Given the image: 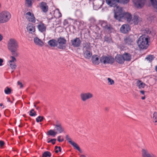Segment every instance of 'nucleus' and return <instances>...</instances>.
Masks as SVG:
<instances>
[{"mask_svg": "<svg viewBox=\"0 0 157 157\" xmlns=\"http://www.w3.org/2000/svg\"><path fill=\"white\" fill-rule=\"evenodd\" d=\"M114 17L116 20L121 21L122 19H126L128 23H130L132 19L131 14L125 13L122 7H116Z\"/></svg>", "mask_w": 157, "mask_h": 157, "instance_id": "1", "label": "nucleus"}, {"mask_svg": "<svg viewBox=\"0 0 157 157\" xmlns=\"http://www.w3.org/2000/svg\"><path fill=\"white\" fill-rule=\"evenodd\" d=\"M18 48V44L16 40L13 39L10 40L8 44V48L10 52L11 55L18 56L19 53L17 51Z\"/></svg>", "mask_w": 157, "mask_h": 157, "instance_id": "2", "label": "nucleus"}, {"mask_svg": "<svg viewBox=\"0 0 157 157\" xmlns=\"http://www.w3.org/2000/svg\"><path fill=\"white\" fill-rule=\"evenodd\" d=\"M148 37L147 36L143 35L140 36L138 40L137 43L140 48L146 49L148 46Z\"/></svg>", "mask_w": 157, "mask_h": 157, "instance_id": "3", "label": "nucleus"}, {"mask_svg": "<svg viewBox=\"0 0 157 157\" xmlns=\"http://www.w3.org/2000/svg\"><path fill=\"white\" fill-rule=\"evenodd\" d=\"M11 17L10 13L8 11H4L0 13V24L8 21Z\"/></svg>", "mask_w": 157, "mask_h": 157, "instance_id": "4", "label": "nucleus"}, {"mask_svg": "<svg viewBox=\"0 0 157 157\" xmlns=\"http://www.w3.org/2000/svg\"><path fill=\"white\" fill-rule=\"evenodd\" d=\"M114 58L110 56H102L100 58V61L105 64H112L114 62Z\"/></svg>", "mask_w": 157, "mask_h": 157, "instance_id": "5", "label": "nucleus"}, {"mask_svg": "<svg viewBox=\"0 0 157 157\" xmlns=\"http://www.w3.org/2000/svg\"><path fill=\"white\" fill-rule=\"evenodd\" d=\"M57 47L61 49H65L66 47L67 40L64 37H60L57 39Z\"/></svg>", "mask_w": 157, "mask_h": 157, "instance_id": "6", "label": "nucleus"}, {"mask_svg": "<svg viewBox=\"0 0 157 157\" xmlns=\"http://www.w3.org/2000/svg\"><path fill=\"white\" fill-rule=\"evenodd\" d=\"M134 40V36L133 35L126 36L124 39V43L128 45H132Z\"/></svg>", "mask_w": 157, "mask_h": 157, "instance_id": "7", "label": "nucleus"}, {"mask_svg": "<svg viewBox=\"0 0 157 157\" xmlns=\"http://www.w3.org/2000/svg\"><path fill=\"white\" fill-rule=\"evenodd\" d=\"M106 2L107 4L111 7H113L114 8V13L116 12V7H121L117 6L119 3V0H106Z\"/></svg>", "mask_w": 157, "mask_h": 157, "instance_id": "8", "label": "nucleus"}, {"mask_svg": "<svg viewBox=\"0 0 157 157\" xmlns=\"http://www.w3.org/2000/svg\"><path fill=\"white\" fill-rule=\"evenodd\" d=\"M81 100L83 101H85L86 100L91 99L93 97V94L90 92L83 93L80 95Z\"/></svg>", "mask_w": 157, "mask_h": 157, "instance_id": "9", "label": "nucleus"}, {"mask_svg": "<svg viewBox=\"0 0 157 157\" xmlns=\"http://www.w3.org/2000/svg\"><path fill=\"white\" fill-rule=\"evenodd\" d=\"M17 57L12 55L10 57L11 59L8 61V64L12 69L14 70L16 67L17 66L15 62H16L17 60L15 57Z\"/></svg>", "mask_w": 157, "mask_h": 157, "instance_id": "10", "label": "nucleus"}, {"mask_svg": "<svg viewBox=\"0 0 157 157\" xmlns=\"http://www.w3.org/2000/svg\"><path fill=\"white\" fill-rule=\"evenodd\" d=\"M26 19L29 22L34 23L36 22V18L32 13L28 12L25 14Z\"/></svg>", "mask_w": 157, "mask_h": 157, "instance_id": "11", "label": "nucleus"}, {"mask_svg": "<svg viewBox=\"0 0 157 157\" xmlns=\"http://www.w3.org/2000/svg\"><path fill=\"white\" fill-rule=\"evenodd\" d=\"M104 2V1L103 0H94L93 2V8L95 10L100 9Z\"/></svg>", "mask_w": 157, "mask_h": 157, "instance_id": "12", "label": "nucleus"}, {"mask_svg": "<svg viewBox=\"0 0 157 157\" xmlns=\"http://www.w3.org/2000/svg\"><path fill=\"white\" fill-rule=\"evenodd\" d=\"M141 155L142 157H156L155 155L150 154L148 150L145 148H143L141 149Z\"/></svg>", "mask_w": 157, "mask_h": 157, "instance_id": "13", "label": "nucleus"}, {"mask_svg": "<svg viewBox=\"0 0 157 157\" xmlns=\"http://www.w3.org/2000/svg\"><path fill=\"white\" fill-rule=\"evenodd\" d=\"M130 30V26L127 24L122 25L120 29L121 32L123 33H127L129 32Z\"/></svg>", "mask_w": 157, "mask_h": 157, "instance_id": "14", "label": "nucleus"}, {"mask_svg": "<svg viewBox=\"0 0 157 157\" xmlns=\"http://www.w3.org/2000/svg\"><path fill=\"white\" fill-rule=\"evenodd\" d=\"M135 5L138 8H141L145 4V0H133Z\"/></svg>", "mask_w": 157, "mask_h": 157, "instance_id": "15", "label": "nucleus"}, {"mask_svg": "<svg viewBox=\"0 0 157 157\" xmlns=\"http://www.w3.org/2000/svg\"><path fill=\"white\" fill-rule=\"evenodd\" d=\"M71 42L72 45L74 47H78L80 46L81 43V41L79 38L76 37L71 40Z\"/></svg>", "mask_w": 157, "mask_h": 157, "instance_id": "16", "label": "nucleus"}, {"mask_svg": "<svg viewBox=\"0 0 157 157\" xmlns=\"http://www.w3.org/2000/svg\"><path fill=\"white\" fill-rule=\"evenodd\" d=\"M55 126V130L56 131V132L57 133H61L64 132V128L60 124H57L55 125H54Z\"/></svg>", "mask_w": 157, "mask_h": 157, "instance_id": "17", "label": "nucleus"}, {"mask_svg": "<svg viewBox=\"0 0 157 157\" xmlns=\"http://www.w3.org/2000/svg\"><path fill=\"white\" fill-rule=\"evenodd\" d=\"M101 25L103 28H105V29L108 30V31L111 30L113 29V28L110 26H108L107 23L106 21H102L101 23Z\"/></svg>", "mask_w": 157, "mask_h": 157, "instance_id": "18", "label": "nucleus"}, {"mask_svg": "<svg viewBox=\"0 0 157 157\" xmlns=\"http://www.w3.org/2000/svg\"><path fill=\"white\" fill-rule=\"evenodd\" d=\"M116 62L119 63H122L124 62V59L122 56L120 55H117L115 57Z\"/></svg>", "mask_w": 157, "mask_h": 157, "instance_id": "19", "label": "nucleus"}, {"mask_svg": "<svg viewBox=\"0 0 157 157\" xmlns=\"http://www.w3.org/2000/svg\"><path fill=\"white\" fill-rule=\"evenodd\" d=\"M140 21V18L137 15H134L132 19H131V21L130 24H134V25L137 24Z\"/></svg>", "mask_w": 157, "mask_h": 157, "instance_id": "20", "label": "nucleus"}, {"mask_svg": "<svg viewBox=\"0 0 157 157\" xmlns=\"http://www.w3.org/2000/svg\"><path fill=\"white\" fill-rule=\"evenodd\" d=\"M26 28L29 33H32L35 31V27L31 23L28 24Z\"/></svg>", "mask_w": 157, "mask_h": 157, "instance_id": "21", "label": "nucleus"}, {"mask_svg": "<svg viewBox=\"0 0 157 157\" xmlns=\"http://www.w3.org/2000/svg\"><path fill=\"white\" fill-rule=\"evenodd\" d=\"M83 53L84 57L86 59H90L92 55V53L91 52V50L83 51Z\"/></svg>", "mask_w": 157, "mask_h": 157, "instance_id": "22", "label": "nucleus"}, {"mask_svg": "<svg viewBox=\"0 0 157 157\" xmlns=\"http://www.w3.org/2000/svg\"><path fill=\"white\" fill-rule=\"evenodd\" d=\"M40 7L42 11L46 12L48 11V6L46 3L44 2H42L40 3Z\"/></svg>", "mask_w": 157, "mask_h": 157, "instance_id": "23", "label": "nucleus"}, {"mask_svg": "<svg viewBox=\"0 0 157 157\" xmlns=\"http://www.w3.org/2000/svg\"><path fill=\"white\" fill-rule=\"evenodd\" d=\"M37 27L39 30L41 32L43 33L45 32L46 29V27L44 25L43 23H40L39 24Z\"/></svg>", "mask_w": 157, "mask_h": 157, "instance_id": "24", "label": "nucleus"}, {"mask_svg": "<svg viewBox=\"0 0 157 157\" xmlns=\"http://www.w3.org/2000/svg\"><path fill=\"white\" fill-rule=\"evenodd\" d=\"M57 40L55 39H52L48 42V44L51 47H57Z\"/></svg>", "mask_w": 157, "mask_h": 157, "instance_id": "25", "label": "nucleus"}, {"mask_svg": "<svg viewBox=\"0 0 157 157\" xmlns=\"http://www.w3.org/2000/svg\"><path fill=\"white\" fill-rule=\"evenodd\" d=\"M34 41L35 43L40 46H42L43 45V42L39 38L36 37L34 38Z\"/></svg>", "mask_w": 157, "mask_h": 157, "instance_id": "26", "label": "nucleus"}, {"mask_svg": "<svg viewBox=\"0 0 157 157\" xmlns=\"http://www.w3.org/2000/svg\"><path fill=\"white\" fill-rule=\"evenodd\" d=\"M92 61L93 63L98 64L99 63L100 60H99L98 57L97 55H94L92 57Z\"/></svg>", "mask_w": 157, "mask_h": 157, "instance_id": "27", "label": "nucleus"}, {"mask_svg": "<svg viewBox=\"0 0 157 157\" xmlns=\"http://www.w3.org/2000/svg\"><path fill=\"white\" fill-rule=\"evenodd\" d=\"M90 44L89 43H86L83 45V51L91 50Z\"/></svg>", "mask_w": 157, "mask_h": 157, "instance_id": "28", "label": "nucleus"}, {"mask_svg": "<svg viewBox=\"0 0 157 157\" xmlns=\"http://www.w3.org/2000/svg\"><path fill=\"white\" fill-rule=\"evenodd\" d=\"M136 85L140 89L144 88L146 85L144 83L142 82L140 80H138L137 81Z\"/></svg>", "mask_w": 157, "mask_h": 157, "instance_id": "29", "label": "nucleus"}, {"mask_svg": "<svg viewBox=\"0 0 157 157\" xmlns=\"http://www.w3.org/2000/svg\"><path fill=\"white\" fill-rule=\"evenodd\" d=\"M125 60L130 61L131 59V56L129 54L126 53L122 55Z\"/></svg>", "mask_w": 157, "mask_h": 157, "instance_id": "30", "label": "nucleus"}, {"mask_svg": "<svg viewBox=\"0 0 157 157\" xmlns=\"http://www.w3.org/2000/svg\"><path fill=\"white\" fill-rule=\"evenodd\" d=\"M151 4L153 6L157 12V1L156 0H150Z\"/></svg>", "mask_w": 157, "mask_h": 157, "instance_id": "31", "label": "nucleus"}, {"mask_svg": "<svg viewBox=\"0 0 157 157\" xmlns=\"http://www.w3.org/2000/svg\"><path fill=\"white\" fill-rule=\"evenodd\" d=\"M57 133V132L54 131L52 130H49L48 132V135L55 136Z\"/></svg>", "mask_w": 157, "mask_h": 157, "instance_id": "32", "label": "nucleus"}, {"mask_svg": "<svg viewBox=\"0 0 157 157\" xmlns=\"http://www.w3.org/2000/svg\"><path fill=\"white\" fill-rule=\"evenodd\" d=\"M12 90L8 87H6L4 90V92L6 94H9L11 93Z\"/></svg>", "mask_w": 157, "mask_h": 157, "instance_id": "33", "label": "nucleus"}, {"mask_svg": "<svg viewBox=\"0 0 157 157\" xmlns=\"http://www.w3.org/2000/svg\"><path fill=\"white\" fill-rule=\"evenodd\" d=\"M51 156V153L48 151L44 152L42 155V157H50Z\"/></svg>", "mask_w": 157, "mask_h": 157, "instance_id": "34", "label": "nucleus"}, {"mask_svg": "<svg viewBox=\"0 0 157 157\" xmlns=\"http://www.w3.org/2000/svg\"><path fill=\"white\" fill-rule=\"evenodd\" d=\"M154 58L153 55H149L145 58V59L148 60L149 62H151L154 59Z\"/></svg>", "mask_w": 157, "mask_h": 157, "instance_id": "35", "label": "nucleus"}, {"mask_svg": "<svg viewBox=\"0 0 157 157\" xmlns=\"http://www.w3.org/2000/svg\"><path fill=\"white\" fill-rule=\"evenodd\" d=\"M71 144L76 149L78 150H80V147L78 144L74 142L73 141Z\"/></svg>", "mask_w": 157, "mask_h": 157, "instance_id": "36", "label": "nucleus"}, {"mask_svg": "<svg viewBox=\"0 0 157 157\" xmlns=\"http://www.w3.org/2000/svg\"><path fill=\"white\" fill-rule=\"evenodd\" d=\"M44 119L43 116H39L36 118V121L37 122L42 121Z\"/></svg>", "mask_w": 157, "mask_h": 157, "instance_id": "37", "label": "nucleus"}, {"mask_svg": "<svg viewBox=\"0 0 157 157\" xmlns=\"http://www.w3.org/2000/svg\"><path fill=\"white\" fill-rule=\"evenodd\" d=\"M105 41H106L108 43H110L111 41V38L107 36H105L104 38Z\"/></svg>", "mask_w": 157, "mask_h": 157, "instance_id": "38", "label": "nucleus"}, {"mask_svg": "<svg viewBox=\"0 0 157 157\" xmlns=\"http://www.w3.org/2000/svg\"><path fill=\"white\" fill-rule=\"evenodd\" d=\"M55 152L56 153H58L59 151H61V148L60 147L56 146L55 147Z\"/></svg>", "mask_w": 157, "mask_h": 157, "instance_id": "39", "label": "nucleus"}, {"mask_svg": "<svg viewBox=\"0 0 157 157\" xmlns=\"http://www.w3.org/2000/svg\"><path fill=\"white\" fill-rule=\"evenodd\" d=\"M66 139L67 140L69 143L71 144L73 141L71 140V138L68 135H67L65 137Z\"/></svg>", "mask_w": 157, "mask_h": 157, "instance_id": "40", "label": "nucleus"}, {"mask_svg": "<svg viewBox=\"0 0 157 157\" xmlns=\"http://www.w3.org/2000/svg\"><path fill=\"white\" fill-rule=\"evenodd\" d=\"M107 80L108 83H109V85H112L114 84V81L110 78H108Z\"/></svg>", "mask_w": 157, "mask_h": 157, "instance_id": "41", "label": "nucleus"}, {"mask_svg": "<svg viewBox=\"0 0 157 157\" xmlns=\"http://www.w3.org/2000/svg\"><path fill=\"white\" fill-rule=\"evenodd\" d=\"M56 140V139H53L50 140L48 141V143H52V144H54L55 143V142Z\"/></svg>", "mask_w": 157, "mask_h": 157, "instance_id": "42", "label": "nucleus"}, {"mask_svg": "<svg viewBox=\"0 0 157 157\" xmlns=\"http://www.w3.org/2000/svg\"><path fill=\"white\" fill-rule=\"evenodd\" d=\"M32 0H26V3L28 4L29 6H32Z\"/></svg>", "mask_w": 157, "mask_h": 157, "instance_id": "43", "label": "nucleus"}, {"mask_svg": "<svg viewBox=\"0 0 157 157\" xmlns=\"http://www.w3.org/2000/svg\"><path fill=\"white\" fill-rule=\"evenodd\" d=\"M129 1V0H120V2L123 4L128 3Z\"/></svg>", "mask_w": 157, "mask_h": 157, "instance_id": "44", "label": "nucleus"}, {"mask_svg": "<svg viewBox=\"0 0 157 157\" xmlns=\"http://www.w3.org/2000/svg\"><path fill=\"white\" fill-rule=\"evenodd\" d=\"M29 115L33 117L35 116L36 115V113L35 112H29Z\"/></svg>", "mask_w": 157, "mask_h": 157, "instance_id": "45", "label": "nucleus"}, {"mask_svg": "<svg viewBox=\"0 0 157 157\" xmlns=\"http://www.w3.org/2000/svg\"><path fill=\"white\" fill-rule=\"evenodd\" d=\"M61 137V136H59L57 137V140L59 142H63L64 140L63 138H62L61 139H60Z\"/></svg>", "mask_w": 157, "mask_h": 157, "instance_id": "46", "label": "nucleus"}, {"mask_svg": "<svg viewBox=\"0 0 157 157\" xmlns=\"http://www.w3.org/2000/svg\"><path fill=\"white\" fill-rule=\"evenodd\" d=\"M153 118L157 120V113L155 112L153 114Z\"/></svg>", "mask_w": 157, "mask_h": 157, "instance_id": "47", "label": "nucleus"}, {"mask_svg": "<svg viewBox=\"0 0 157 157\" xmlns=\"http://www.w3.org/2000/svg\"><path fill=\"white\" fill-rule=\"evenodd\" d=\"M3 59L2 58H0V66H2L3 65Z\"/></svg>", "mask_w": 157, "mask_h": 157, "instance_id": "48", "label": "nucleus"}, {"mask_svg": "<svg viewBox=\"0 0 157 157\" xmlns=\"http://www.w3.org/2000/svg\"><path fill=\"white\" fill-rule=\"evenodd\" d=\"M17 84L18 85H19L20 86V87L21 88H22L23 86L22 83L21 82L19 81H18L17 82Z\"/></svg>", "mask_w": 157, "mask_h": 157, "instance_id": "49", "label": "nucleus"}, {"mask_svg": "<svg viewBox=\"0 0 157 157\" xmlns=\"http://www.w3.org/2000/svg\"><path fill=\"white\" fill-rule=\"evenodd\" d=\"M5 144L4 141L0 140V146L1 147L2 146Z\"/></svg>", "mask_w": 157, "mask_h": 157, "instance_id": "50", "label": "nucleus"}, {"mask_svg": "<svg viewBox=\"0 0 157 157\" xmlns=\"http://www.w3.org/2000/svg\"><path fill=\"white\" fill-rule=\"evenodd\" d=\"M63 24L64 25H66L67 24H68L67 21L66 20H65L64 21Z\"/></svg>", "mask_w": 157, "mask_h": 157, "instance_id": "51", "label": "nucleus"}, {"mask_svg": "<svg viewBox=\"0 0 157 157\" xmlns=\"http://www.w3.org/2000/svg\"><path fill=\"white\" fill-rule=\"evenodd\" d=\"M3 39V36L2 35L0 34V42Z\"/></svg>", "mask_w": 157, "mask_h": 157, "instance_id": "52", "label": "nucleus"}, {"mask_svg": "<svg viewBox=\"0 0 157 157\" xmlns=\"http://www.w3.org/2000/svg\"><path fill=\"white\" fill-rule=\"evenodd\" d=\"M36 108V109L38 110H40V107L39 106H37Z\"/></svg>", "mask_w": 157, "mask_h": 157, "instance_id": "53", "label": "nucleus"}, {"mask_svg": "<svg viewBox=\"0 0 157 157\" xmlns=\"http://www.w3.org/2000/svg\"><path fill=\"white\" fill-rule=\"evenodd\" d=\"M140 93L142 94H144V91L142 90L140 91Z\"/></svg>", "mask_w": 157, "mask_h": 157, "instance_id": "54", "label": "nucleus"}, {"mask_svg": "<svg viewBox=\"0 0 157 157\" xmlns=\"http://www.w3.org/2000/svg\"><path fill=\"white\" fill-rule=\"evenodd\" d=\"M105 110L106 111H108V110H109V108H108V107H105Z\"/></svg>", "mask_w": 157, "mask_h": 157, "instance_id": "55", "label": "nucleus"}, {"mask_svg": "<svg viewBox=\"0 0 157 157\" xmlns=\"http://www.w3.org/2000/svg\"><path fill=\"white\" fill-rule=\"evenodd\" d=\"M34 109H32L29 112H34Z\"/></svg>", "mask_w": 157, "mask_h": 157, "instance_id": "56", "label": "nucleus"}, {"mask_svg": "<svg viewBox=\"0 0 157 157\" xmlns=\"http://www.w3.org/2000/svg\"><path fill=\"white\" fill-rule=\"evenodd\" d=\"M145 98V97L144 96V97H143L141 98V99H142V100H144V99Z\"/></svg>", "mask_w": 157, "mask_h": 157, "instance_id": "57", "label": "nucleus"}, {"mask_svg": "<svg viewBox=\"0 0 157 157\" xmlns=\"http://www.w3.org/2000/svg\"><path fill=\"white\" fill-rule=\"evenodd\" d=\"M155 70L156 71H157V65L155 67Z\"/></svg>", "mask_w": 157, "mask_h": 157, "instance_id": "58", "label": "nucleus"}, {"mask_svg": "<svg viewBox=\"0 0 157 157\" xmlns=\"http://www.w3.org/2000/svg\"><path fill=\"white\" fill-rule=\"evenodd\" d=\"M81 157H86L83 155H81Z\"/></svg>", "mask_w": 157, "mask_h": 157, "instance_id": "59", "label": "nucleus"}, {"mask_svg": "<svg viewBox=\"0 0 157 157\" xmlns=\"http://www.w3.org/2000/svg\"><path fill=\"white\" fill-rule=\"evenodd\" d=\"M56 124H60V123H59V121H56Z\"/></svg>", "mask_w": 157, "mask_h": 157, "instance_id": "60", "label": "nucleus"}, {"mask_svg": "<svg viewBox=\"0 0 157 157\" xmlns=\"http://www.w3.org/2000/svg\"><path fill=\"white\" fill-rule=\"evenodd\" d=\"M7 101H8V102H10V98H9L8 99Z\"/></svg>", "mask_w": 157, "mask_h": 157, "instance_id": "61", "label": "nucleus"}, {"mask_svg": "<svg viewBox=\"0 0 157 157\" xmlns=\"http://www.w3.org/2000/svg\"><path fill=\"white\" fill-rule=\"evenodd\" d=\"M3 105V104L2 103H0V106H2Z\"/></svg>", "mask_w": 157, "mask_h": 157, "instance_id": "62", "label": "nucleus"}, {"mask_svg": "<svg viewBox=\"0 0 157 157\" xmlns=\"http://www.w3.org/2000/svg\"><path fill=\"white\" fill-rule=\"evenodd\" d=\"M78 151H79L80 153H82V151L80 149V150H78Z\"/></svg>", "mask_w": 157, "mask_h": 157, "instance_id": "63", "label": "nucleus"}, {"mask_svg": "<svg viewBox=\"0 0 157 157\" xmlns=\"http://www.w3.org/2000/svg\"><path fill=\"white\" fill-rule=\"evenodd\" d=\"M34 106L35 108H36L37 106H36V105L35 104V103H34Z\"/></svg>", "mask_w": 157, "mask_h": 157, "instance_id": "64", "label": "nucleus"}]
</instances>
